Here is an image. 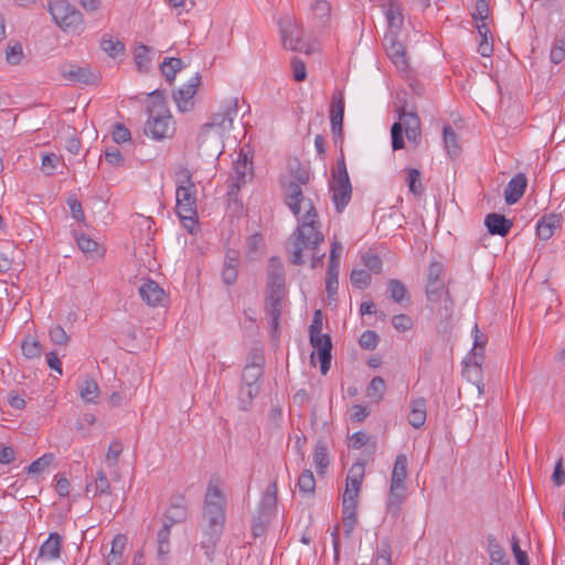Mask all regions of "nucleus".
Masks as SVG:
<instances>
[{"mask_svg": "<svg viewBox=\"0 0 565 565\" xmlns=\"http://www.w3.org/2000/svg\"><path fill=\"white\" fill-rule=\"evenodd\" d=\"M321 224L318 221V213L309 202V210L302 217L298 218V226L289 236L286 242L285 248L288 254L289 260L295 266H300L305 263V254L310 253L315 268L318 266L324 254L318 255L320 244L324 241L323 234L320 231Z\"/></svg>", "mask_w": 565, "mask_h": 565, "instance_id": "nucleus-1", "label": "nucleus"}, {"mask_svg": "<svg viewBox=\"0 0 565 565\" xmlns=\"http://www.w3.org/2000/svg\"><path fill=\"white\" fill-rule=\"evenodd\" d=\"M225 497L218 486V482L211 480L204 500L203 521L204 537L201 542L205 550L207 558L212 559L214 547L220 540L225 524Z\"/></svg>", "mask_w": 565, "mask_h": 565, "instance_id": "nucleus-2", "label": "nucleus"}, {"mask_svg": "<svg viewBox=\"0 0 565 565\" xmlns=\"http://www.w3.org/2000/svg\"><path fill=\"white\" fill-rule=\"evenodd\" d=\"M150 97L151 106L148 108L145 134L154 140L171 138L175 131V122L170 110L158 90L152 92Z\"/></svg>", "mask_w": 565, "mask_h": 565, "instance_id": "nucleus-3", "label": "nucleus"}, {"mask_svg": "<svg viewBox=\"0 0 565 565\" xmlns=\"http://www.w3.org/2000/svg\"><path fill=\"white\" fill-rule=\"evenodd\" d=\"M175 182L177 214L183 222L191 223L189 230L192 232L191 226L195 225L196 216V189L190 170L186 168L179 169L175 174Z\"/></svg>", "mask_w": 565, "mask_h": 565, "instance_id": "nucleus-4", "label": "nucleus"}, {"mask_svg": "<svg viewBox=\"0 0 565 565\" xmlns=\"http://www.w3.org/2000/svg\"><path fill=\"white\" fill-rule=\"evenodd\" d=\"M403 130H405L406 138L409 142L417 146L422 139L420 119L416 113L399 111V121L394 122L391 128L392 148L393 150L403 149L405 146L403 138Z\"/></svg>", "mask_w": 565, "mask_h": 565, "instance_id": "nucleus-5", "label": "nucleus"}, {"mask_svg": "<svg viewBox=\"0 0 565 565\" xmlns=\"http://www.w3.org/2000/svg\"><path fill=\"white\" fill-rule=\"evenodd\" d=\"M331 177L332 179L329 183L330 192L332 193L331 199L337 212L341 213L352 196V186L343 158L338 160L335 168L331 171Z\"/></svg>", "mask_w": 565, "mask_h": 565, "instance_id": "nucleus-6", "label": "nucleus"}, {"mask_svg": "<svg viewBox=\"0 0 565 565\" xmlns=\"http://www.w3.org/2000/svg\"><path fill=\"white\" fill-rule=\"evenodd\" d=\"M49 11L54 22L64 31L81 33L83 31V14L68 1L55 0L50 2Z\"/></svg>", "mask_w": 565, "mask_h": 565, "instance_id": "nucleus-7", "label": "nucleus"}, {"mask_svg": "<svg viewBox=\"0 0 565 565\" xmlns=\"http://www.w3.org/2000/svg\"><path fill=\"white\" fill-rule=\"evenodd\" d=\"M263 356L260 354H253V360L247 364L242 374V387L239 390V398L243 403H250L252 399L259 393L258 381L263 375Z\"/></svg>", "mask_w": 565, "mask_h": 565, "instance_id": "nucleus-8", "label": "nucleus"}, {"mask_svg": "<svg viewBox=\"0 0 565 565\" xmlns=\"http://www.w3.org/2000/svg\"><path fill=\"white\" fill-rule=\"evenodd\" d=\"M280 33L285 49L306 54L313 51L311 45L302 39L300 26L291 18L287 17L280 21Z\"/></svg>", "mask_w": 565, "mask_h": 565, "instance_id": "nucleus-9", "label": "nucleus"}, {"mask_svg": "<svg viewBox=\"0 0 565 565\" xmlns=\"http://www.w3.org/2000/svg\"><path fill=\"white\" fill-rule=\"evenodd\" d=\"M60 73L65 79L84 85H95L100 78V74L97 70L74 64L61 65Z\"/></svg>", "mask_w": 565, "mask_h": 565, "instance_id": "nucleus-10", "label": "nucleus"}, {"mask_svg": "<svg viewBox=\"0 0 565 565\" xmlns=\"http://www.w3.org/2000/svg\"><path fill=\"white\" fill-rule=\"evenodd\" d=\"M286 295L285 267L278 257H271L267 269V294Z\"/></svg>", "mask_w": 565, "mask_h": 565, "instance_id": "nucleus-11", "label": "nucleus"}, {"mask_svg": "<svg viewBox=\"0 0 565 565\" xmlns=\"http://www.w3.org/2000/svg\"><path fill=\"white\" fill-rule=\"evenodd\" d=\"M200 82V75L195 74L186 84L173 93V99L181 113H186L193 108V97L196 93V87L199 86Z\"/></svg>", "mask_w": 565, "mask_h": 565, "instance_id": "nucleus-12", "label": "nucleus"}, {"mask_svg": "<svg viewBox=\"0 0 565 565\" xmlns=\"http://www.w3.org/2000/svg\"><path fill=\"white\" fill-rule=\"evenodd\" d=\"M384 46L388 57L399 71H406L408 63L404 45L396 39V33L390 31L384 38Z\"/></svg>", "mask_w": 565, "mask_h": 565, "instance_id": "nucleus-13", "label": "nucleus"}, {"mask_svg": "<svg viewBox=\"0 0 565 565\" xmlns=\"http://www.w3.org/2000/svg\"><path fill=\"white\" fill-rule=\"evenodd\" d=\"M310 344L313 349L319 352L320 367L322 374H326L331 365V350L332 342L331 338L328 334L319 333H309Z\"/></svg>", "mask_w": 565, "mask_h": 565, "instance_id": "nucleus-14", "label": "nucleus"}, {"mask_svg": "<svg viewBox=\"0 0 565 565\" xmlns=\"http://www.w3.org/2000/svg\"><path fill=\"white\" fill-rule=\"evenodd\" d=\"M344 115V97L341 92H337L332 95L331 107H330V122L331 132L334 140H342V125Z\"/></svg>", "mask_w": 565, "mask_h": 565, "instance_id": "nucleus-15", "label": "nucleus"}, {"mask_svg": "<svg viewBox=\"0 0 565 565\" xmlns=\"http://www.w3.org/2000/svg\"><path fill=\"white\" fill-rule=\"evenodd\" d=\"M250 174L252 162L248 161L246 154L239 153L228 179L230 186L238 191L241 186L247 182Z\"/></svg>", "mask_w": 565, "mask_h": 565, "instance_id": "nucleus-16", "label": "nucleus"}, {"mask_svg": "<svg viewBox=\"0 0 565 565\" xmlns=\"http://www.w3.org/2000/svg\"><path fill=\"white\" fill-rule=\"evenodd\" d=\"M286 203L295 215H299L301 204L303 203L306 212L309 210L310 200H306L299 183L289 181L285 185Z\"/></svg>", "mask_w": 565, "mask_h": 565, "instance_id": "nucleus-17", "label": "nucleus"}, {"mask_svg": "<svg viewBox=\"0 0 565 565\" xmlns=\"http://www.w3.org/2000/svg\"><path fill=\"white\" fill-rule=\"evenodd\" d=\"M285 295L267 294L265 310L270 318L271 334L276 337L279 331V321L282 309V299Z\"/></svg>", "mask_w": 565, "mask_h": 565, "instance_id": "nucleus-18", "label": "nucleus"}, {"mask_svg": "<svg viewBox=\"0 0 565 565\" xmlns=\"http://www.w3.org/2000/svg\"><path fill=\"white\" fill-rule=\"evenodd\" d=\"M236 103L227 105L223 110L211 116L204 128H217L221 131L230 130L233 126L234 116H236Z\"/></svg>", "mask_w": 565, "mask_h": 565, "instance_id": "nucleus-19", "label": "nucleus"}, {"mask_svg": "<svg viewBox=\"0 0 565 565\" xmlns=\"http://www.w3.org/2000/svg\"><path fill=\"white\" fill-rule=\"evenodd\" d=\"M407 499L406 487L391 486L386 501V513L393 518L397 519L402 507Z\"/></svg>", "mask_w": 565, "mask_h": 565, "instance_id": "nucleus-20", "label": "nucleus"}, {"mask_svg": "<svg viewBox=\"0 0 565 565\" xmlns=\"http://www.w3.org/2000/svg\"><path fill=\"white\" fill-rule=\"evenodd\" d=\"M527 180L523 173H518L504 189V200L508 204L516 203L524 194Z\"/></svg>", "mask_w": 565, "mask_h": 565, "instance_id": "nucleus-21", "label": "nucleus"}, {"mask_svg": "<svg viewBox=\"0 0 565 565\" xmlns=\"http://www.w3.org/2000/svg\"><path fill=\"white\" fill-rule=\"evenodd\" d=\"M482 353L475 350L473 353L470 354L468 360L463 362V377L467 379L472 384L476 382H480V380H482Z\"/></svg>", "mask_w": 565, "mask_h": 565, "instance_id": "nucleus-22", "label": "nucleus"}, {"mask_svg": "<svg viewBox=\"0 0 565 565\" xmlns=\"http://www.w3.org/2000/svg\"><path fill=\"white\" fill-rule=\"evenodd\" d=\"M239 254L236 250H228L225 256L221 277L225 285H233L238 275Z\"/></svg>", "mask_w": 565, "mask_h": 565, "instance_id": "nucleus-23", "label": "nucleus"}, {"mask_svg": "<svg viewBox=\"0 0 565 565\" xmlns=\"http://www.w3.org/2000/svg\"><path fill=\"white\" fill-rule=\"evenodd\" d=\"M484 225L490 234L505 236L512 227V222L502 214L490 213L484 218Z\"/></svg>", "mask_w": 565, "mask_h": 565, "instance_id": "nucleus-24", "label": "nucleus"}, {"mask_svg": "<svg viewBox=\"0 0 565 565\" xmlns=\"http://www.w3.org/2000/svg\"><path fill=\"white\" fill-rule=\"evenodd\" d=\"M171 524H163L157 533V559L159 565H167L170 553Z\"/></svg>", "mask_w": 565, "mask_h": 565, "instance_id": "nucleus-25", "label": "nucleus"}, {"mask_svg": "<svg viewBox=\"0 0 565 565\" xmlns=\"http://www.w3.org/2000/svg\"><path fill=\"white\" fill-rule=\"evenodd\" d=\"M562 216L559 214H547L540 218L536 224V234L543 239H550L555 228L561 226Z\"/></svg>", "mask_w": 565, "mask_h": 565, "instance_id": "nucleus-26", "label": "nucleus"}, {"mask_svg": "<svg viewBox=\"0 0 565 565\" xmlns=\"http://www.w3.org/2000/svg\"><path fill=\"white\" fill-rule=\"evenodd\" d=\"M62 537L58 533L53 532L40 547V556L47 561H56L61 556Z\"/></svg>", "mask_w": 565, "mask_h": 565, "instance_id": "nucleus-27", "label": "nucleus"}, {"mask_svg": "<svg viewBox=\"0 0 565 565\" xmlns=\"http://www.w3.org/2000/svg\"><path fill=\"white\" fill-rule=\"evenodd\" d=\"M139 294L143 301L153 307L159 305L164 296L163 289L153 280H148L141 285Z\"/></svg>", "mask_w": 565, "mask_h": 565, "instance_id": "nucleus-28", "label": "nucleus"}, {"mask_svg": "<svg viewBox=\"0 0 565 565\" xmlns=\"http://www.w3.org/2000/svg\"><path fill=\"white\" fill-rule=\"evenodd\" d=\"M384 13L391 31L395 32L403 26L404 18L398 0H388Z\"/></svg>", "mask_w": 565, "mask_h": 565, "instance_id": "nucleus-29", "label": "nucleus"}, {"mask_svg": "<svg viewBox=\"0 0 565 565\" xmlns=\"http://www.w3.org/2000/svg\"><path fill=\"white\" fill-rule=\"evenodd\" d=\"M409 407L408 423L414 428H420L426 422V401L422 397L413 399Z\"/></svg>", "mask_w": 565, "mask_h": 565, "instance_id": "nucleus-30", "label": "nucleus"}, {"mask_svg": "<svg viewBox=\"0 0 565 565\" xmlns=\"http://www.w3.org/2000/svg\"><path fill=\"white\" fill-rule=\"evenodd\" d=\"M407 457L404 454L396 456L392 476L391 486L406 487L405 481L407 479Z\"/></svg>", "mask_w": 565, "mask_h": 565, "instance_id": "nucleus-31", "label": "nucleus"}, {"mask_svg": "<svg viewBox=\"0 0 565 565\" xmlns=\"http://www.w3.org/2000/svg\"><path fill=\"white\" fill-rule=\"evenodd\" d=\"M188 516V509L184 504L183 498H178L175 501H172L170 507L166 512V519L168 522L164 524H171V526L175 523H180L184 521Z\"/></svg>", "mask_w": 565, "mask_h": 565, "instance_id": "nucleus-32", "label": "nucleus"}, {"mask_svg": "<svg viewBox=\"0 0 565 565\" xmlns=\"http://www.w3.org/2000/svg\"><path fill=\"white\" fill-rule=\"evenodd\" d=\"M277 504V483H270L263 494L260 501V514L265 519L269 518L271 512L276 509Z\"/></svg>", "mask_w": 565, "mask_h": 565, "instance_id": "nucleus-33", "label": "nucleus"}, {"mask_svg": "<svg viewBox=\"0 0 565 565\" xmlns=\"http://www.w3.org/2000/svg\"><path fill=\"white\" fill-rule=\"evenodd\" d=\"M426 296L429 302L435 303L445 298V309L447 312L451 310L452 302L449 299L448 291L445 290L444 284H426Z\"/></svg>", "mask_w": 565, "mask_h": 565, "instance_id": "nucleus-34", "label": "nucleus"}, {"mask_svg": "<svg viewBox=\"0 0 565 565\" xmlns=\"http://www.w3.org/2000/svg\"><path fill=\"white\" fill-rule=\"evenodd\" d=\"M444 146L451 159L457 158L460 154L461 148L458 141V136L451 126L447 125L443 130Z\"/></svg>", "mask_w": 565, "mask_h": 565, "instance_id": "nucleus-35", "label": "nucleus"}, {"mask_svg": "<svg viewBox=\"0 0 565 565\" xmlns=\"http://www.w3.org/2000/svg\"><path fill=\"white\" fill-rule=\"evenodd\" d=\"M184 64L181 58L166 57L160 64V71L166 79L171 84L178 72L183 68Z\"/></svg>", "mask_w": 565, "mask_h": 565, "instance_id": "nucleus-36", "label": "nucleus"}, {"mask_svg": "<svg viewBox=\"0 0 565 565\" xmlns=\"http://www.w3.org/2000/svg\"><path fill=\"white\" fill-rule=\"evenodd\" d=\"M86 492H93L94 495L110 494V483L104 471H97L95 481L87 483Z\"/></svg>", "mask_w": 565, "mask_h": 565, "instance_id": "nucleus-37", "label": "nucleus"}, {"mask_svg": "<svg viewBox=\"0 0 565 565\" xmlns=\"http://www.w3.org/2000/svg\"><path fill=\"white\" fill-rule=\"evenodd\" d=\"M313 462L316 465L318 473H323L330 463L327 446L324 445V443L322 440H318V443L316 445Z\"/></svg>", "mask_w": 565, "mask_h": 565, "instance_id": "nucleus-38", "label": "nucleus"}, {"mask_svg": "<svg viewBox=\"0 0 565 565\" xmlns=\"http://www.w3.org/2000/svg\"><path fill=\"white\" fill-rule=\"evenodd\" d=\"M298 488L303 495H312L316 490V480L311 470H303L298 478Z\"/></svg>", "mask_w": 565, "mask_h": 565, "instance_id": "nucleus-39", "label": "nucleus"}, {"mask_svg": "<svg viewBox=\"0 0 565 565\" xmlns=\"http://www.w3.org/2000/svg\"><path fill=\"white\" fill-rule=\"evenodd\" d=\"M488 547L491 558L490 565H508L504 561V551L493 535L488 536Z\"/></svg>", "mask_w": 565, "mask_h": 565, "instance_id": "nucleus-40", "label": "nucleus"}, {"mask_svg": "<svg viewBox=\"0 0 565 565\" xmlns=\"http://www.w3.org/2000/svg\"><path fill=\"white\" fill-rule=\"evenodd\" d=\"M387 291L390 297L397 303L408 299V292L405 285L398 279H391L387 282Z\"/></svg>", "mask_w": 565, "mask_h": 565, "instance_id": "nucleus-41", "label": "nucleus"}, {"mask_svg": "<svg viewBox=\"0 0 565 565\" xmlns=\"http://www.w3.org/2000/svg\"><path fill=\"white\" fill-rule=\"evenodd\" d=\"M98 391L96 381L86 379L79 387V395L85 402L95 403L98 397Z\"/></svg>", "mask_w": 565, "mask_h": 565, "instance_id": "nucleus-42", "label": "nucleus"}, {"mask_svg": "<svg viewBox=\"0 0 565 565\" xmlns=\"http://www.w3.org/2000/svg\"><path fill=\"white\" fill-rule=\"evenodd\" d=\"M365 467L362 462H355L351 466L347 476V486L360 488L364 478Z\"/></svg>", "mask_w": 565, "mask_h": 565, "instance_id": "nucleus-43", "label": "nucleus"}, {"mask_svg": "<svg viewBox=\"0 0 565 565\" xmlns=\"http://www.w3.org/2000/svg\"><path fill=\"white\" fill-rule=\"evenodd\" d=\"M312 13L321 25H326L330 19L331 4L326 0H317L312 7Z\"/></svg>", "mask_w": 565, "mask_h": 565, "instance_id": "nucleus-44", "label": "nucleus"}, {"mask_svg": "<svg viewBox=\"0 0 565 565\" xmlns=\"http://www.w3.org/2000/svg\"><path fill=\"white\" fill-rule=\"evenodd\" d=\"M100 47L104 52H106L110 57H117L125 52L124 44L118 41L114 40L110 36L104 35L100 41Z\"/></svg>", "mask_w": 565, "mask_h": 565, "instance_id": "nucleus-45", "label": "nucleus"}, {"mask_svg": "<svg viewBox=\"0 0 565 565\" xmlns=\"http://www.w3.org/2000/svg\"><path fill=\"white\" fill-rule=\"evenodd\" d=\"M340 265L338 264H329L327 279H326V290L329 297H333L338 292V276H339Z\"/></svg>", "mask_w": 565, "mask_h": 565, "instance_id": "nucleus-46", "label": "nucleus"}, {"mask_svg": "<svg viewBox=\"0 0 565 565\" xmlns=\"http://www.w3.org/2000/svg\"><path fill=\"white\" fill-rule=\"evenodd\" d=\"M407 173V185L409 191L414 195H420L424 191L422 180H420V172L418 169L415 168H407L405 169Z\"/></svg>", "mask_w": 565, "mask_h": 565, "instance_id": "nucleus-47", "label": "nucleus"}, {"mask_svg": "<svg viewBox=\"0 0 565 565\" xmlns=\"http://www.w3.org/2000/svg\"><path fill=\"white\" fill-rule=\"evenodd\" d=\"M150 47L147 45H139L135 52V62L140 72H147L150 67L151 58L149 56Z\"/></svg>", "mask_w": 565, "mask_h": 565, "instance_id": "nucleus-48", "label": "nucleus"}, {"mask_svg": "<svg viewBox=\"0 0 565 565\" xmlns=\"http://www.w3.org/2000/svg\"><path fill=\"white\" fill-rule=\"evenodd\" d=\"M374 565H392V551L388 540H383L374 557Z\"/></svg>", "mask_w": 565, "mask_h": 565, "instance_id": "nucleus-49", "label": "nucleus"}, {"mask_svg": "<svg viewBox=\"0 0 565 565\" xmlns=\"http://www.w3.org/2000/svg\"><path fill=\"white\" fill-rule=\"evenodd\" d=\"M22 353L26 359H35L41 355L42 349L39 341L32 337H28L22 342Z\"/></svg>", "mask_w": 565, "mask_h": 565, "instance_id": "nucleus-50", "label": "nucleus"}, {"mask_svg": "<svg viewBox=\"0 0 565 565\" xmlns=\"http://www.w3.org/2000/svg\"><path fill=\"white\" fill-rule=\"evenodd\" d=\"M24 57L21 43L9 44L6 49V61L10 65H19Z\"/></svg>", "mask_w": 565, "mask_h": 565, "instance_id": "nucleus-51", "label": "nucleus"}, {"mask_svg": "<svg viewBox=\"0 0 565 565\" xmlns=\"http://www.w3.org/2000/svg\"><path fill=\"white\" fill-rule=\"evenodd\" d=\"M352 285L358 289H364L370 286L372 277L367 270L353 269L350 276Z\"/></svg>", "mask_w": 565, "mask_h": 565, "instance_id": "nucleus-52", "label": "nucleus"}, {"mask_svg": "<svg viewBox=\"0 0 565 565\" xmlns=\"http://www.w3.org/2000/svg\"><path fill=\"white\" fill-rule=\"evenodd\" d=\"M53 461H54L53 454H44L42 457H40L39 459L31 462L28 466L26 471L30 475L41 473L42 471H44L45 468H47L50 465H52Z\"/></svg>", "mask_w": 565, "mask_h": 565, "instance_id": "nucleus-53", "label": "nucleus"}, {"mask_svg": "<svg viewBox=\"0 0 565 565\" xmlns=\"http://www.w3.org/2000/svg\"><path fill=\"white\" fill-rule=\"evenodd\" d=\"M76 243L78 248L85 253L93 255L94 253L99 255L98 252V243L92 239L89 236L85 234H81L76 236Z\"/></svg>", "mask_w": 565, "mask_h": 565, "instance_id": "nucleus-54", "label": "nucleus"}, {"mask_svg": "<svg viewBox=\"0 0 565 565\" xmlns=\"http://www.w3.org/2000/svg\"><path fill=\"white\" fill-rule=\"evenodd\" d=\"M50 339L51 341L56 344V345H60V347H66L70 342V337L68 334L66 333V331L64 330L63 327H61L60 324H56V326H53L51 329H50Z\"/></svg>", "mask_w": 565, "mask_h": 565, "instance_id": "nucleus-55", "label": "nucleus"}, {"mask_svg": "<svg viewBox=\"0 0 565 565\" xmlns=\"http://www.w3.org/2000/svg\"><path fill=\"white\" fill-rule=\"evenodd\" d=\"M384 387V380L381 376H375L367 386V396L375 401H380L383 397Z\"/></svg>", "mask_w": 565, "mask_h": 565, "instance_id": "nucleus-56", "label": "nucleus"}, {"mask_svg": "<svg viewBox=\"0 0 565 565\" xmlns=\"http://www.w3.org/2000/svg\"><path fill=\"white\" fill-rule=\"evenodd\" d=\"M444 266L438 262H434L429 265L427 271V284H444Z\"/></svg>", "mask_w": 565, "mask_h": 565, "instance_id": "nucleus-57", "label": "nucleus"}, {"mask_svg": "<svg viewBox=\"0 0 565 565\" xmlns=\"http://www.w3.org/2000/svg\"><path fill=\"white\" fill-rule=\"evenodd\" d=\"M380 338L375 331L366 330L361 334L359 344L365 350H374L377 347Z\"/></svg>", "mask_w": 565, "mask_h": 565, "instance_id": "nucleus-58", "label": "nucleus"}, {"mask_svg": "<svg viewBox=\"0 0 565 565\" xmlns=\"http://www.w3.org/2000/svg\"><path fill=\"white\" fill-rule=\"evenodd\" d=\"M122 450L124 446L119 440L111 441L106 454V463L109 467H114L117 463Z\"/></svg>", "mask_w": 565, "mask_h": 565, "instance_id": "nucleus-59", "label": "nucleus"}, {"mask_svg": "<svg viewBox=\"0 0 565 565\" xmlns=\"http://www.w3.org/2000/svg\"><path fill=\"white\" fill-rule=\"evenodd\" d=\"M392 324L397 331L405 332L413 328L414 322L409 316L401 313L392 318Z\"/></svg>", "mask_w": 565, "mask_h": 565, "instance_id": "nucleus-60", "label": "nucleus"}, {"mask_svg": "<svg viewBox=\"0 0 565 565\" xmlns=\"http://www.w3.org/2000/svg\"><path fill=\"white\" fill-rule=\"evenodd\" d=\"M105 161L113 167H122L125 159L117 147H108L105 150Z\"/></svg>", "mask_w": 565, "mask_h": 565, "instance_id": "nucleus-61", "label": "nucleus"}, {"mask_svg": "<svg viewBox=\"0 0 565 565\" xmlns=\"http://www.w3.org/2000/svg\"><path fill=\"white\" fill-rule=\"evenodd\" d=\"M58 162H60V157L57 154L52 153V152L46 153L42 157L41 169L45 174L52 175L54 173V170L56 169Z\"/></svg>", "mask_w": 565, "mask_h": 565, "instance_id": "nucleus-62", "label": "nucleus"}, {"mask_svg": "<svg viewBox=\"0 0 565 565\" xmlns=\"http://www.w3.org/2000/svg\"><path fill=\"white\" fill-rule=\"evenodd\" d=\"M364 266L374 274L382 271V259L376 254L367 253L362 257Z\"/></svg>", "mask_w": 565, "mask_h": 565, "instance_id": "nucleus-63", "label": "nucleus"}, {"mask_svg": "<svg viewBox=\"0 0 565 565\" xmlns=\"http://www.w3.org/2000/svg\"><path fill=\"white\" fill-rule=\"evenodd\" d=\"M550 57L554 64H558L565 58V41L564 40H558L553 45V47L551 49Z\"/></svg>", "mask_w": 565, "mask_h": 565, "instance_id": "nucleus-64", "label": "nucleus"}]
</instances>
